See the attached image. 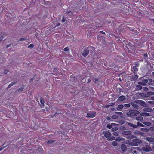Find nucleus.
Returning <instances> with one entry per match:
<instances>
[{"label":"nucleus","mask_w":154,"mask_h":154,"mask_svg":"<svg viewBox=\"0 0 154 154\" xmlns=\"http://www.w3.org/2000/svg\"><path fill=\"white\" fill-rule=\"evenodd\" d=\"M102 135H103L105 137L107 138V140H110L112 141L115 140V137L113 136H111V133L108 131H103L102 134Z\"/></svg>","instance_id":"1"},{"label":"nucleus","mask_w":154,"mask_h":154,"mask_svg":"<svg viewBox=\"0 0 154 154\" xmlns=\"http://www.w3.org/2000/svg\"><path fill=\"white\" fill-rule=\"evenodd\" d=\"M122 134L125 135L127 136V137L125 136L126 138L131 139L132 138H135V136L133 135H130L131 134V131H123L122 133Z\"/></svg>","instance_id":"2"},{"label":"nucleus","mask_w":154,"mask_h":154,"mask_svg":"<svg viewBox=\"0 0 154 154\" xmlns=\"http://www.w3.org/2000/svg\"><path fill=\"white\" fill-rule=\"evenodd\" d=\"M140 113V112L137 110H131L127 113V115L129 117L136 116L137 114Z\"/></svg>","instance_id":"3"},{"label":"nucleus","mask_w":154,"mask_h":154,"mask_svg":"<svg viewBox=\"0 0 154 154\" xmlns=\"http://www.w3.org/2000/svg\"><path fill=\"white\" fill-rule=\"evenodd\" d=\"M93 48V47H92L90 46L85 48L82 54V55L84 57H86L89 53V49H92Z\"/></svg>","instance_id":"4"},{"label":"nucleus","mask_w":154,"mask_h":154,"mask_svg":"<svg viewBox=\"0 0 154 154\" xmlns=\"http://www.w3.org/2000/svg\"><path fill=\"white\" fill-rule=\"evenodd\" d=\"M96 115V112H91L88 113L87 114L86 117L88 118H93Z\"/></svg>","instance_id":"5"},{"label":"nucleus","mask_w":154,"mask_h":154,"mask_svg":"<svg viewBox=\"0 0 154 154\" xmlns=\"http://www.w3.org/2000/svg\"><path fill=\"white\" fill-rule=\"evenodd\" d=\"M132 141L133 142V143H132L131 144L135 146H137L138 144L140 143H141L140 140L137 139L133 140Z\"/></svg>","instance_id":"6"},{"label":"nucleus","mask_w":154,"mask_h":154,"mask_svg":"<svg viewBox=\"0 0 154 154\" xmlns=\"http://www.w3.org/2000/svg\"><path fill=\"white\" fill-rule=\"evenodd\" d=\"M142 149L144 151L146 152H149L151 150L150 146L148 145H146L145 146L142 148Z\"/></svg>","instance_id":"7"},{"label":"nucleus","mask_w":154,"mask_h":154,"mask_svg":"<svg viewBox=\"0 0 154 154\" xmlns=\"http://www.w3.org/2000/svg\"><path fill=\"white\" fill-rule=\"evenodd\" d=\"M148 79L143 80L141 82H138V84L143 86L145 85L148 82Z\"/></svg>","instance_id":"8"},{"label":"nucleus","mask_w":154,"mask_h":154,"mask_svg":"<svg viewBox=\"0 0 154 154\" xmlns=\"http://www.w3.org/2000/svg\"><path fill=\"white\" fill-rule=\"evenodd\" d=\"M126 98V97L125 96L122 95L120 97H119L118 100V101H122L124 100H125Z\"/></svg>","instance_id":"9"},{"label":"nucleus","mask_w":154,"mask_h":154,"mask_svg":"<svg viewBox=\"0 0 154 154\" xmlns=\"http://www.w3.org/2000/svg\"><path fill=\"white\" fill-rule=\"evenodd\" d=\"M121 149L124 152H125L127 149V148L124 144H122L121 146Z\"/></svg>","instance_id":"10"},{"label":"nucleus","mask_w":154,"mask_h":154,"mask_svg":"<svg viewBox=\"0 0 154 154\" xmlns=\"http://www.w3.org/2000/svg\"><path fill=\"white\" fill-rule=\"evenodd\" d=\"M146 140L149 142H154V138L148 137L146 138Z\"/></svg>","instance_id":"11"},{"label":"nucleus","mask_w":154,"mask_h":154,"mask_svg":"<svg viewBox=\"0 0 154 154\" xmlns=\"http://www.w3.org/2000/svg\"><path fill=\"white\" fill-rule=\"evenodd\" d=\"M143 111L145 112H152L153 111L152 109L150 108H145L144 109Z\"/></svg>","instance_id":"12"},{"label":"nucleus","mask_w":154,"mask_h":154,"mask_svg":"<svg viewBox=\"0 0 154 154\" xmlns=\"http://www.w3.org/2000/svg\"><path fill=\"white\" fill-rule=\"evenodd\" d=\"M123 105H122V104L119 105L116 108V109L118 110L121 111V109H122L123 108Z\"/></svg>","instance_id":"13"},{"label":"nucleus","mask_w":154,"mask_h":154,"mask_svg":"<svg viewBox=\"0 0 154 154\" xmlns=\"http://www.w3.org/2000/svg\"><path fill=\"white\" fill-rule=\"evenodd\" d=\"M128 125L131 127H132L135 128H137V126H136V125H134L132 123H131L129 122L128 123Z\"/></svg>","instance_id":"14"},{"label":"nucleus","mask_w":154,"mask_h":154,"mask_svg":"<svg viewBox=\"0 0 154 154\" xmlns=\"http://www.w3.org/2000/svg\"><path fill=\"white\" fill-rule=\"evenodd\" d=\"M138 75H135L132 76L131 79L133 80H135L138 78Z\"/></svg>","instance_id":"15"},{"label":"nucleus","mask_w":154,"mask_h":154,"mask_svg":"<svg viewBox=\"0 0 154 154\" xmlns=\"http://www.w3.org/2000/svg\"><path fill=\"white\" fill-rule=\"evenodd\" d=\"M140 115L143 116H149V114L148 113L143 112L140 114Z\"/></svg>","instance_id":"16"},{"label":"nucleus","mask_w":154,"mask_h":154,"mask_svg":"<svg viewBox=\"0 0 154 154\" xmlns=\"http://www.w3.org/2000/svg\"><path fill=\"white\" fill-rule=\"evenodd\" d=\"M140 130L144 132H147L149 131V129L146 128H142L140 129Z\"/></svg>","instance_id":"17"},{"label":"nucleus","mask_w":154,"mask_h":154,"mask_svg":"<svg viewBox=\"0 0 154 154\" xmlns=\"http://www.w3.org/2000/svg\"><path fill=\"white\" fill-rule=\"evenodd\" d=\"M40 100L41 104V107H43L44 106V100L42 98H40Z\"/></svg>","instance_id":"18"},{"label":"nucleus","mask_w":154,"mask_h":154,"mask_svg":"<svg viewBox=\"0 0 154 154\" xmlns=\"http://www.w3.org/2000/svg\"><path fill=\"white\" fill-rule=\"evenodd\" d=\"M136 119L138 121H142L143 119V118L141 116L137 117L136 118Z\"/></svg>","instance_id":"19"},{"label":"nucleus","mask_w":154,"mask_h":154,"mask_svg":"<svg viewBox=\"0 0 154 154\" xmlns=\"http://www.w3.org/2000/svg\"><path fill=\"white\" fill-rule=\"evenodd\" d=\"M115 124L114 123H112L111 125L108 124L107 125V128L109 129H111L112 128V125H114Z\"/></svg>","instance_id":"20"},{"label":"nucleus","mask_w":154,"mask_h":154,"mask_svg":"<svg viewBox=\"0 0 154 154\" xmlns=\"http://www.w3.org/2000/svg\"><path fill=\"white\" fill-rule=\"evenodd\" d=\"M143 123L147 126H149L151 125V123L149 122H144Z\"/></svg>","instance_id":"21"},{"label":"nucleus","mask_w":154,"mask_h":154,"mask_svg":"<svg viewBox=\"0 0 154 154\" xmlns=\"http://www.w3.org/2000/svg\"><path fill=\"white\" fill-rule=\"evenodd\" d=\"M15 84V83L14 82H13L11 83L7 87V88H9L11 87V86H13V85H14Z\"/></svg>","instance_id":"22"},{"label":"nucleus","mask_w":154,"mask_h":154,"mask_svg":"<svg viewBox=\"0 0 154 154\" xmlns=\"http://www.w3.org/2000/svg\"><path fill=\"white\" fill-rule=\"evenodd\" d=\"M137 125H136V126H137V127L138 126H140L142 127H143L144 126L141 123H140L139 122H138L137 123Z\"/></svg>","instance_id":"23"},{"label":"nucleus","mask_w":154,"mask_h":154,"mask_svg":"<svg viewBox=\"0 0 154 154\" xmlns=\"http://www.w3.org/2000/svg\"><path fill=\"white\" fill-rule=\"evenodd\" d=\"M136 88L137 89L140 90L142 89V86L140 85H137L136 86Z\"/></svg>","instance_id":"24"},{"label":"nucleus","mask_w":154,"mask_h":154,"mask_svg":"<svg viewBox=\"0 0 154 154\" xmlns=\"http://www.w3.org/2000/svg\"><path fill=\"white\" fill-rule=\"evenodd\" d=\"M112 144L114 146H116L118 145L117 143L115 141L112 142Z\"/></svg>","instance_id":"25"},{"label":"nucleus","mask_w":154,"mask_h":154,"mask_svg":"<svg viewBox=\"0 0 154 154\" xmlns=\"http://www.w3.org/2000/svg\"><path fill=\"white\" fill-rule=\"evenodd\" d=\"M133 69L135 72L137 71L138 70V69L136 66H134L133 67Z\"/></svg>","instance_id":"26"},{"label":"nucleus","mask_w":154,"mask_h":154,"mask_svg":"<svg viewBox=\"0 0 154 154\" xmlns=\"http://www.w3.org/2000/svg\"><path fill=\"white\" fill-rule=\"evenodd\" d=\"M54 142V141L53 140H49L48 141L47 143L48 144H50L52 143L53 142Z\"/></svg>","instance_id":"27"},{"label":"nucleus","mask_w":154,"mask_h":154,"mask_svg":"<svg viewBox=\"0 0 154 154\" xmlns=\"http://www.w3.org/2000/svg\"><path fill=\"white\" fill-rule=\"evenodd\" d=\"M118 129V128L117 127H114L113 128H112V130L113 131H115L117 130Z\"/></svg>","instance_id":"28"},{"label":"nucleus","mask_w":154,"mask_h":154,"mask_svg":"<svg viewBox=\"0 0 154 154\" xmlns=\"http://www.w3.org/2000/svg\"><path fill=\"white\" fill-rule=\"evenodd\" d=\"M118 117V116L116 115H113L112 116V118L113 119H116Z\"/></svg>","instance_id":"29"},{"label":"nucleus","mask_w":154,"mask_h":154,"mask_svg":"<svg viewBox=\"0 0 154 154\" xmlns=\"http://www.w3.org/2000/svg\"><path fill=\"white\" fill-rule=\"evenodd\" d=\"M69 48L68 47H66L64 49V50L65 52H67V51H68L69 50Z\"/></svg>","instance_id":"30"},{"label":"nucleus","mask_w":154,"mask_h":154,"mask_svg":"<svg viewBox=\"0 0 154 154\" xmlns=\"http://www.w3.org/2000/svg\"><path fill=\"white\" fill-rule=\"evenodd\" d=\"M116 140L117 141H120L122 140V138L120 137H117L116 138Z\"/></svg>","instance_id":"31"},{"label":"nucleus","mask_w":154,"mask_h":154,"mask_svg":"<svg viewBox=\"0 0 154 154\" xmlns=\"http://www.w3.org/2000/svg\"><path fill=\"white\" fill-rule=\"evenodd\" d=\"M150 130L154 132V126H152L149 128Z\"/></svg>","instance_id":"32"},{"label":"nucleus","mask_w":154,"mask_h":154,"mask_svg":"<svg viewBox=\"0 0 154 154\" xmlns=\"http://www.w3.org/2000/svg\"><path fill=\"white\" fill-rule=\"evenodd\" d=\"M113 134L115 136H118L119 135V133L117 132H114Z\"/></svg>","instance_id":"33"},{"label":"nucleus","mask_w":154,"mask_h":154,"mask_svg":"<svg viewBox=\"0 0 154 154\" xmlns=\"http://www.w3.org/2000/svg\"><path fill=\"white\" fill-rule=\"evenodd\" d=\"M115 113L116 114H118V115H122V114H123L122 112H116Z\"/></svg>","instance_id":"34"},{"label":"nucleus","mask_w":154,"mask_h":154,"mask_svg":"<svg viewBox=\"0 0 154 154\" xmlns=\"http://www.w3.org/2000/svg\"><path fill=\"white\" fill-rule=\"evenodd\" d=\"M139 101L140 102V103L142 104V105L143 106H144V105L145 104V103L144 101L140 100Z\"/></svg>","instance_id":"35"},{"label":"nucleus","mask_w":154,"mask_h":154,"mask_svg":"<svg viewBox=\"0 0 154 154\" xmlns=\"http://www.w3.org/2000/svg\"><path fill=\"white\" fill-rule=\"evenodd\" d=\"M148 103L152 105H154V101H149Z\"/></svg>","instance_id":"36"},{"label":"nucleus","mask_w":154,"mask_h":154,"mask_svg":"<svg viewBox=\"0 0 154 154\" xmlns=\"http://www.w3.org/2000/svg\"><path fill=\"white\" fill-rule=\"evenodd\" d=\"M124 106L126 107H130V105L128 104H125Z\"/></svg>","instance_id":"37"},{"label":"nucleus","mask_w":154,"mask_h":154,"mask_svg":"<svg viewBox=\"0 0 154 154\" xmlns=\"http://www.w3.org/2000/svg\"><path fill=\"white\" fill-rule=\"evenodd\" d=\"M35 76H33L30 80V82H32L35 79Z\"/></svg>","instance_id":"38"},{"label":"nucleus","mask_w":154,"mask_h":154,"mask_svg":"<svg viewBox=\"0 0 154 154\" xmlns=\"http://www.w3.org/2000/svg\"><path fill=\"white\" fill-rule=\"evenodd\" d=\"M33 44H31L29 45L28 47L32 48L33 47Z\"/></svg>","instance_id":"39"},{"label":"nucleus","mask_w":154,"mask_h":154,"mask_svg":"<svg viewBox=\"0 0 154 154\" xmlns=\"http://www.w3.org/2000/svg\"><path fill=\"white\" fill-rule=\"evenodd\" d=\"M106 119H107V120H109V121H110L111 120V118L110 117H107L106 118Z\"/></svg>","instance_id":"40"},{"label":"nucleus","mask_w":154,"mask_h":154,"mask_svg":"<svg viewBox=\"0 0 154 154\" xmlns=\"http://www.w3.org/2000/svg\"><path fill=\"white\" fill-rule=\"evenodd\" d=\"M5 147H2V146H1V147H0V151H1Z\"/></svg>","instance_id":"41"},{"label":"nucleus","mask_w":154,"mask_h":154,"mask_svg":"<svg viewBox=\"0 0 154 154\" xmlns=\"http://www.w3.org/2000/svg\"><path fill=\"white\" fill-rule=\"evenodd\" d=\"M133 106L134 107H138V106L137 105L135 104H134L133 105Z\"/></svg>","instance_id":"42"},{"label":"nucleus","mask_w":154,"mask_h":154,"mask_svg":"<svg viewBox=\"0 0 154 154\" xmlns=\"http://www.w3.org/2000/svg\"><path fill=\"white\" fill-rule=\"evenodd\" d=\"M8 71L7 70H5L4 71V74H6L8 72Z\"/></svg>","instance_id":"43"},{"label":"nucleus","mask_w":154,"mask_h":154,"mask_svg":"<svg viewBox=\"0 0 154 154\" xmlns=\"http://www.w3.org/2000/svg\"><path fill=\"white\" fill-rule=\"evenodd\" d=\"M4 38V37L3 36H2L0 37V41H1Z\"/></svg>","instance_id":"44"},{"label":"nucleus","mask_w":154,"mask_h":154,"mask_svg":"<svg viewBox=\"0 0 154 154\" xmlns=\"http://www.w3.org/2000/svg\"><path fill=\"white\" fill-rule=\"evenodd\" d=\"M143 55H144V56L145 57H147L148 55H147V53L144 54Z\"/></svg>","instance_id":"45"},{"label":"nucleus","mask_w":154,"mask_h":154,"mask_svg":"<svg viewBox=\"0 0 154 154\" xmlns=\"http://www.w3.org/2000/svg\"><path fill=\"white\" fill-rule=\"evenodd\" d=\"M137 152L136 150H134L133 151V153L134 154H137Z\"/></svg>","instance_id":"46"},{"label":"nucleus","mask_w":154,"mask_h":154,"mask_svg":"<svg viewBox=\"0 0 154 154\" xmlns=\"http://www.w3.org/2000/svg\"><path fill=\"white\" fill-rule=\"evenodd\" d=\"M65 21V19H64V18H63V19L62 20V21L63 22H64Z\"/></svg>","instance_id":"47"},{"label":"nucleus","mask_w":154,"mask_h":154,"mask_svg":"<svg viewBox=\"0 0 154 154\" xmlns=\"http://www.w3.org/2000/svg\"><path fill=\"white\" fill-rule=\"evenodd\" d=\"M100 33L104 34L105 33L104 32H103V31H100Z\"/></svg>","instance_id":"48"},{"label":"nucleus","mask_w":154,"mask_h":154,"mask_svg":"<svg viewBox=\"0 0 154 154\" xmlns=\"http://www.w3.org/2000/svg\"><path fill=\"white\" fill-rule=\"evenodd\" d=\"M94 80L95 81H98V79H94Z\"/></svg>","instance_id":"49"},{"label":"nucleus","mask_w":154,"mask_h":154,"mask_svg":"<svg viewBox=\"0 0 154 154\" xmlns=\"http://www.w3.org/2000/svg\"><path fill=\"white\" fill-rule=\"evenodd\" d=\"M91 82V80L90 79H88V82L90 83Z\"/></svg>","instance_id":"50"},{"label":"nucleus","mask_w":154,"mask_h":154,"mask_svg":"<svg viewBox=\"0 0 154 154\" xmlns=\"http://www.w3.org/2000/svg\"><path fill=\"white\" fill-rule=\"evenodd\" d=\"M10 46V45H7L6 46V48H8V47H9Z\"/></svg>","instance_id":"51"},{"label":"nucleus","mask_w":154,"mask_h":154,"mask_svg":"<svg viewBox=\"0 0 154 154\" xmlns=\"http://www.w3.org/2000/svg\"><path fill=\"white\" fill-rule=\"evenodd\" d=\"M23 40H24V39L23 38H21L20 40V41H23Z\"/></svg>","instance_id":"52"},{"label":"nucleus","mask_w":154,"mask_h":154,"mask_svg":"<svg viewBox=\"0 0 154 154\" xmlns=\"http://www.w3.org/2000/svg\"><path fill=\"white\" fill-rule=\"evenodd\" d=\"M151 99L152 100H154V97H152Z\"/></svg>","instance_id":"53"},{"label":"nucleus","mask_w":154,"mask_h":154,"mask_svg":"<svg viewBox=\"0 0 154 154\" xmlns=\"http://www.w3.org/2000/svg\"><path fill=\"white\" fill-rule=\"evenodd\" d=\"M105 106L106 108H108L109 107V106L107 105V106Z\"/></svg>","instance_id":"54"},{"label":"nucleus","mask_w":154,"mask_h":154,"mask_svg":"<svg viewBox=\"0 0 154 154\" xmlns=\"http://www.w3.org/2000/svg\"><path fill=\"white\" fill-rule=\"evenodd\" d=\"M122 138V140H125V139H124V138Z\"/></svg>","instance_id":"55"},{"label":"nucleus","mask_w":154,"mask_h":154,"mask_svg":"<svg viewBox=\"0 0 154 154\" xmlns=\"http://www.w3.org/2000/svg\"><path fill=\"white\" fill-rule=\"evenodd\" d=\"M152 93V95H154V92H151Z\"/></svg>","instance_id":"56"},{"label":"nucleus","mask_w":154,"mask_h":154,"mask_svg":"<svg viewBox=\"0 0 154 154\" xmlns=\"http://www.w3.org/2000/svg\"><path fill=\"white\" fill-rule=\"evenodd\" d=\"M70 11H68L67 13L68 14H69V13H70Z\"/></svg>","instance_id":"57"},{"label":"nucleus","mask_w":154,"mask_h":154,"mask_svg":"<svg viewBox=\"0 0 154 154\" xmlns=\"http://www.w3.org/2000/svg\"><path fill=\"white\" fill-rule=\"evenodd\" d=\"M152 74L154 75V72H152Z\"/></svg>","instance_id":"58"},{"label":"nucleus","mask_w":154,"mask_h":154,"mask_svg":"<svg viewBox=\"0 0 154 154\" xmlns=\"http://www.w3.org/2000/svg\"><path fill=\"white\" fill-rule=\"evenodd\" d=\"M49 109V108H48V109H47V111H48Z\"/></svg>","instance_id":"59"},{"label":"nucleus","mask_w":154,"mask_h":154,"mask_svg":"<svg viewBox=\"0 0 154 154\" xmlns=\"http://www.w3.org/2000/svg\"><path fill=\"white\" fill-rule=\"evenodd\" d=\"M22 89H22V88L21 89H20V90H21ZM20 90V89H19V90Z\"/></svg>","instance_id":"60"},{"label":"nucleus","mask_w":154,"mask_h":154,"mask_svg":"<svg viewBox=\"0 0 154 154\" xmlns=\"http://www.w3.org/2000/svg\"><path fill=\"white\" fill-rule=\"evenodd\" d=\"M153 125H154V121L153 122Z\"/></svg>","instance_id":"61"},{"label":"nucleus","mask_w":154,"mask_h":154,"mask_svg":"<svg viewBox=\"0 0 154 154\" xmlns=\"http://www.w3.org/2000/svg\"><path fill=\"white\" fill-rule=\"evenodd\" d=\"M113 109H114V108H113V109H112V110H113Z\"/></svg>","instance_id":"62"},{"label":"nucleus","mask_w":154,"mask_h":154,"mask_svg":"<svg viewBox=\"0 0 154 154\" xmlns=\"http://www.w3.org/2000/svg\"><path fill=\"white\" fill-rule=\"evenodd\" d=\"M153 82L154 83V80H153Z\"/></svg>","instance_id":"63"},{"label":"nucleus","mask_w":154,"mask_h":154,"mask_svg":"<svg viewBox=\"0 0 154 154\" xmlns=\"http://www.w3.org/2000/svg\"><path fill=\"white\" fill-rule=\"evenodd\" d=\"M153 109L154 110V108H153Z\"/></svg>","instance_id":"64"}]
</instances>
